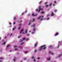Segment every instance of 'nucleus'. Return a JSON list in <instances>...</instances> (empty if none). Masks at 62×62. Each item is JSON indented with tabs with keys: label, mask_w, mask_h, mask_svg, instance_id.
<instances>
[{
	"label": "nucleus",
	"mask_w": 62,
	"mask_h": 62,
	"mask_svg": "<svg viewBox=\"0 0 62 62\" xmlns=\"http://www.w3.org/2000/svg\"><path fill=\"white\" fill-rule=\"evenodd\" d=\"M46 48L47 47H46V46L44 45L43 46H41V47H40V48H39V51H40L41 50H42V49H43V50H45V49H46Z\"/></svg>",
	"instance_id": "f257e3e1"
},
{
	"label": "nucleus",
	"mask_w": 62,
	"mask_h": 62,
	"mask_svg": "<svg viewBox=\"0 0 62 62\" xmlns=\"http://www.w3.org/2000/svg\"><path fill=\"white\" fill-rule=\"evenodd\" d=\"M38 8L39 9V10H38V9H36V11H38V12H40V11L41 10H43V8H41V6H39V7Z\"/></svg>",
	"instance_id": "f03ea898"
},
{
	"label": "nucleus",
	"mask_w": 62,
	"mask_h": 62,
	"mask_svg": "<svg viewBox=\"0 0 62 62\" xmlns=\"http://www.w3.org/2000/svg\"><path fill=\"white\" fill-rule=\"evenodd\" d=\"M35 25H36V24H33V25L31 26V27H34L33 28V31H34L36 30L35 29Z\"/></svg>",
	"instance_id": "7ed1b4c3"
},
{
	"label": "nucleus",
	"mask_w": 62,
	"mask_h": 62,
	"mask_svg": "<svg viewBox=\"0 0 62 62\" xmlns=\"http://www.w3.org/2000/svg\"><path fill=\"white\" fill-rule=\"evenodd\" d=\"M17 59V58H16V57H15L14 58V62H16V59Z\"/></svg>",
	"instance_id": "20e7f679"
},
{
	"label": "nucleus",
	"mask_w": 62,
	"mask_h": 62,
	"mask_svg": "<svg viewBox=\"0 0 62 62\" xmlns=\"http://www.w3.org/2000/svg\"><path fill=\"white\" fill-rule=\"evenodd\" d=\"M38 15V14H36V15H34V13H33L32 14V15L33 16H36L37 15Z\"/></svg>",
	"instance_id": "39448f33"
},
{
	"label": "nucleus",
	"mask_w": 62,
	"mask_h": 62,
	"mask_svg": "<svg viewBox=\"0 0 62 62\" xmlns=\"http://www.w3.org/2000/svg\"><path fill=\"white\" fill-rule=\"evenodd\" d=\"M51 15V16H54V13H53V12H52Z\"/></svg>",
	"instance_id": "423d86ee"
},
{
	"label": "nucleus",
	"mask_w": 62,
	"mask_h": 62,
	"mask_svg": "<svg viewBox=\"0 0 62 62\" xmlns=\"http://www.w3.org/2000/svg\"><path fill=\"white\" fill-rule=\"evenodd\" d=\"M23 29H22V30L20 32V34H21V33H22V32H23Z\"/></svg>",
	"instance_id": "0eeeda50"
},
{
	"label": "nucleus",
	"mask_w": 62,
	"mask_h": 62,
	"mask_svg": "<svg viewBox=\"0 0 62 62\" xmlns=\"http://www.w3.org/2000/svg\"><path fill=\"white\" fill-rule=\"evenodd\" d=\"M58 35V33L56 32V34H55V36H57V35Z\"/></svg>",
	"instance_id": "6e6552de"
},
{
	"label": "nucleus",
	"mask_w": 62,
	"mask_h": 62,
	"mask_svg": "<svg viewBox=\"0 0 62 62\" xmlns=\"http://www.w3.org/2000/svg\"><path fill=\"white\" fill-rule=\"evenodd\" d=\"M31 21V22L30 21L28 24V25H30V23H31L32 22Z\"/></svg>",
	"instance_id": "1a4fd4ad"
},
{
	"label": "nucleus",
	"mask_w": 62,
	"mask_h": 62,
	"mask_svg": "<svg viewBox=\"0 0 62 62\" xmlns=\"http://www.w3.org/2000/svg\"><path fill=\"white\" fill-rule=\"evenodd\" d=\"M62 56V53H61V54L59 55L58 56V57H60V56Z\"/></svg>",
	"instance_id": "9d476101"
},
{
	"label": "nucleus",
	"mask_w": 62,
	"mask_h": 62,
	"mask_svg": "<svg viewBox=\"0 0 62 62\" xmlns=\"http://www.w3.org/2000/svg\"><path fill=\"white\" fill-rule=\"evenodd\" d=\"M37 43H36L35 44V47H37Z\"/></svg>",
	"instance_id": "9b49d317"
},
{
	"label": "nucleus",
	"mask_w": 62,
	"mask_h": 62,
	"mask_svg": "<svg viewBox=\"0 0 62 62\" xmlns=\"http://www.w3.org/2000/svg\"><path fill=\"white\" fill-rule=\"evenodd\" d=\"M36 61V59H35V58H34V60H33V61L34 62Z\"/></svg>",
	"instance_id": "f8f14e48"
},
{
	"label": "nucleus",
	"mask_w": 62,
	"mask_h": 62,
	"mask_svg": "<svg viewBox=\"0 0 62 62\" xmlns=\"http://www.w3.org/2000/svg\"><path fill=\"white\" fill-rule=\"evenodd\" d=\"M38 51V50H35L34 52L35 53H36V52H37Z\"/></svg>",
	"instance_id": "ddd939ff"
},
{
	"label": "nucleus",
	"mask_w": 62,
	"mask_h": 62,
	"mask_svg": "<svg viewBox=\"0 0 62 62\" xmlns=\"http://www.w3.org/2000/svg\"><path fill=\"white\" fill-rule=\"evenodd\" d=\"M40 18H41V16H40L39 17H38V19L39 20V19H40Z\"/></svg>",
	"instance_id": "4468645a"
},
{
	"label": "nucleus",
	"mask_w": 62,
	"mask_h": 62,
	"mask_svg": "<svg viewBox=\"0 0 62 62\" xmlns=\"http://www.w3.org/2000/svg\"><path fill=\"white\" fill-rule=\"evenodd\" d=\"M19 47H20V48L21 49H22L23 48V47L21 46H19Z\"/></svg>",
	"instance_id": "2eb2a0df"
},
{
	"label": "nucleus",
	"mask_w": 62,
	"mask_h": 62,
	"mask_svg": "<svg viewBox=\"0 0 62 62\" xmlns=\"http://www.w3.org/2000/svg\"><path fill=\"white\" fill-rule=\"evenodd\" d=\"M5 44H6V42H4L2 44V45H4Z\"/></svg>",
	"instance_id": "dca6fc26"
},
{
	"label": "nucleus",
	"mask_w": 62,
	"mask_h": 62,
	"mask_svg": "<svg viewBox=\"0 0 62 62\" xmlns=\"http://www.w3.org/2000/svg\"><path fill=\"white\" fill-rule=\"evenodd\" d=\"M22 24H19V26H22Z\"/></svg>",
	"instance_id": "f3484780"
},
{
	"label": "nucleus",
	"mask_w": 62,
	"mask_h": 62,
	"mask_svg": "<svg viewBox=\"0 0 62 62\" xmlns=\"http://www.w3.org/2000/svg\"><path fill=\"white\" fill-rule=\"evenodd\" d=\"M22 39L23 40H24V39H25V38H22Z\"/></svg>",
	"instance_id": "a211bd4d"
},
{
	"label": "nucleus",
	"mask_w": 62,
	"mask_h": 62,
	"mask_svg": "<svg viewBox=\"0 0 62 62\" xmlns=\"http://www.w3.org/2000/svg\"><path fill=\"white\" fill-rule=\"evenodd\" d=\"M27 30L26 29L25 30V33H27Z\"/></svg>",
	"instance_id": "6ab92c4d"
},
{
	"label": "nucleus",
	"mask_w": 62,
	"mask_h": 62,
	"mask_svg": "<svg viewBox=\"0 0 62 62\" xmlns=\"http://www.w3.org/2000/svg\"><path fill=\"white\" fill-rule=\"evenodd\" d=\"M14 47L15 48H17V47H18V46H14Z\"/></svg>",
	"instance_id": "aec40b11"
},
{
	"label": "nucleus",
	"mask_w": 62,
	"mask_h": 62,
	"mask_svg": "<svg viewBox=\"0 0 62 62\" xmlns=\"http://www.w3.org/2000/svg\"><path fill=\"white\" fill-rule=\"evenodd\" d=\"M3 58H4L1 57L0 58V59H3Z\"/></svg>",
	"instance_id": "412c9836"
},
{
	"label": "nucleus",
	"mask_w": 62,
	"mask_h": 62,
	"mask_svg": "<svg viewBox=\"0 0 62 62\" xmlns=\"http://www.w3.org/2000/svg\"><path fill=\"white\" fill-rule=\"evenodd\" d=\"M20 42H23V40H20Z\"/></svg>",
	"instance_id": "4be33fe9"
},
{
	"label": "nucleus",
	"mask_w": 62,
	"mask_h": 62,
	"mask_svg": "<svg viewBox=\"0 0 62 62\" xmlns=\"http://www.w3.org/2000/svg\"><path fill=\"white\" fill-rule=\"evenodd\" d=\"M15 28H16V27H14V28L13 29V30H14L15 29Z\"/></svg>",
	"instance_id": "5701e85b"
},
{
	"label": "nucleus",
	"mask_w": 62,
	"mask_h": 62,
	"mask_svg": "<svg viewBox=\"0 0 62 62\" xmlns=\"http://www.w3.org/2000/svg\"><path fill=\"white\" fill-rule=\"evenodd\" d=\"M10 46V45H8L7 46V48H8V47H9V46Z\"/></svg>",
	"instance_id": "b1692460"
},
{
	"label": "nucleus",
	"mask_w": 62,
	"mask_h": 62,
	"mask_svg": "<svg viewBox=\"0 0 62 62\" xmlns=\"http://www.w3.org/2000/svg\"><path fill=\"white\" fill-rule=\"evenodd\" d=\"M44 13V11H42L41 12V13L42 14L43 13Z\"/></svg>",
	"instance_id": "393cba45"
},
{
	"label": "nucleus",
	"mask_w": 62,
	"mask_h": 62,
	"mask_svg": "<svg viewBox=\"0 0 62 62\" xmlns=\"http://www.w3.org/2000/svg\"><path fill=\"white\" fill-rule=\"evenodd\" d=\"M52 3H51L50 4L49 6H52Z\"/></svg>",
	"instance_id": "a878e982"
},
{
	"label": "nucleus",
	"mask_w": 62,
	"mask_h": 62,
	"mask_svg": "<svg viewBox=\"0 0 62 62\" xmlns=\"http://www.w3.org/2000/svg\"><path fill=\"white\" fill-rule=\"evenodd\" d=\"M24 43H22L20 45H22V44H23Z\"/></svg>",
	"instance_id": "bb28decb"
},
{
	"label": "nucleus",
	"mask_w": 62,
	"mask_h": 62,
	"mask_svg": "<svg viewBox=\"0 0 62 62\" xmlns=\"http://www.w3.org/2000/svg\"><path fill=\"white\" fill-rule=\"evenodd\" d=\"M54 11L55 12H56L57 10H55Z\"/></svg>",
	"instance_id": "cd10ccee"
},
{
	"label": "nucleus",
	"mask_w": 62,
	"mask_h": 62,
	"mask_svg": "<svg viewBox=\"0 0 62 62\" xmlns=\"http://www.w3.org/2000/svg\"><path fill=\"white\" fill-rule=\"evenodd\" d=\"M50 59H51L50 58H48V60H50Z\"/></svg>",
	"instance_id": "c85d7f7f"
},
{
	"label": "nucleus",
	"mask_w": 62,
	"mask_h": 62,
	"mask_svg": "<svg viewBox=\"0 0 62 62\" xmlns=\"http://www.w3.org/2000/svg\"><path fill=\"white\" fill-rule=\"evenodd\" d=\"M34 21H35V19H33V22H34Z\"/></svg>",
	"instance_id": "c756f323"
},
{
	"label": "nucleus",
	"mask_w": 62,
	"mask_h": 62,
	"mask_svg": "<svg viewBox=\"0 0 62 62\" xmlns=\"http://www.w3.org/2000/svg\"><path fill=\"white\" fill-rule=\"evenodd\" d=\"M29 39V38H27L26 39V40H28Z\"/></svg>",
	"instance_id": "7c9ffc66"
},
{
	"label": "nucleus",
	"mask_w": 62,
	"mask_h": 62,
	"mask_svg": "<svg viewBox=\"0 0 62 62\" xmlns=\"http://www.w3.org/2000/svg\"><path fill=\"white\" fill-rule=\"evenodd\" d=\"M21 37V36H19L18 37V38H20Z\"/></svg>",
	"instance_id": "2f4dec72"
},
{
	"label": "nucleus",
	"mask_w": 62,
	"mask_h": 62,
	"mask_svg": "<svg viewBox=\"0 0 62 62\" xmlns=\"http://www.w3.org/2000/svg\"><path fill=\"white\" fill-rule=\"evenodd\" d=\"M46 7H48V5H46Z\"/></svg>",
	"instance_id": "473e14b6"
},
{
	"label": "nucleus",
	"mask_w": 62,
	"mask_h": 62,
	"mask_svg": "<svg viewBox=\"0 0 62 62\" xmlns=\"http://www.w3.org/2000/svg\"><path fill=\"white\" fill-rule=\"evenodd\" d=\"M27 53V51H25V53Z\"/></svg>",
	"instance_id": "72a5a7b5"
},
{
	"label": "nucleus",
	"mask_w": 62,
	"mask_h": 62,
	"mask_svg": "<svg viewBox=\"0 0 62 62\" xmlns=\"http://www.w3.org/2000/svg\"><path fill=\"white\" fill-rule=\"evenodd\" d=\"M49 15H50L48 14L47 16V17H48V16H49Z\"/></svg>",
	"instance_id": "f704fd0d"
},
{
	"label": "nucleus",
	"mask_w": 62,
	"mask_h": 62,
	"mask_svg": "<svg viewBox=\"0 0 62 62\" xmlns=\"http://www.w3.org/2000/svg\"><path fill=\"white\" fill-rule=\"evenodd\" d=\"M42 2V1H40L39 2V4H40V3H41Z\"/></svg>",
	"instance_id": "c9c22d12"
},
{
	"label": "nucleus",
	"mask_w": 62,
	"mask_h": 62,
	"mask_svg": "<svg viewBox=\"0 0 62 62\" xmlns=\"http://www.w3.org/2000/svg\"><path fill=\"white\" fill-rule=\"evenodd\" d=\"M24 60H26V58H24Z\"/></svg>",
	"instance_id": "e433bc0d"
},
{
	"label": "nucleus",
	"mask_w": 62,
	"mask_h": 62,
	"mask_svg": "<svg viewBox=\"0 0 62 62\" xmlns=\"http://www.w3.org/2000/svg\"><path fill=\"white\" fill-rule=\"evenodd\" d=\"M18 29H21V27H19L18 28Z\"/></svg>",
	"instance_id": "4c0bfd02"
},
{
	"label": "nucleus",
	"mask_w": 62,
	"mask_h": 62,
	"mask_svg": "<svg viewBox=\"0 0 62 62\" xmlns=\"http://www.w3.org/2000/svg\"><path fill=\"white\" fill-rule=\"evenodd\" d=\"M59 44L58 45V47H57V48H58V47H59Z\"/></svg>",
	"instance_id": "58836bf2"
},
{
	"label": "nucleus",
	"mask_w": 62,
	"mask_h": 62,
	"mask_svg": "<svg viewBox=\"0 0 62 62\" xmlns=\"http://www.w3.org/2000/svg\"><path fill=\"white\" fill-rule=\"evenodd\" d=\"M56 3V1H54V3Z\"/></svg>",
	"instance_id": "ea45409f"
},
{
	"label": "nucleus",
	"mask_w": 62,
	"mask_h": 62,
	"mask_svg": "<svg viewBox=\"0 0 62 62\" xmlns=\"http://www.w3.org/2000/svg\"><path fill=\"white\" fill-rule=\"evenodd\" d=\"M18 50V49L16 48L15 49V50Z\"/></svg>",
	"instance_id": "a19ab883"
},
{
	"label": "nucleus",
	"mask_w": 62,
	"mask_h": 62,
	"mask_svg": "<svg viewBox=\"0 0 62 62\" xmlns=\"http://www.w3.org/2000/svg\"><path fill=\"white\" fill-rule=\"evenodd\" d=\"M9 24H10V25H11V23H9Z\"/></svg>",
	"instance_id": "79ce46f5"
},
{
	"label": "nucleus",
	"mask_w": 62,
	"mask_h": 62,
	"mask_svg": "<svg viewBox=\"0 0 62 62\" xmlns=\"http://www.w3.org/2000/svg\"><path fill=\"white\" fill-rule=\"evenodd\" d=\"M16 19V17H14V20H15Z\"/></svg>",
	"instance_id": "37998d69"
},
{
	"label": "nucleus",
	"mask_w": 62,
	"mask_h": 62,
	"mask_svg": "<svg viewBox=\"0 0 62 62\" xmlns=\"http://www.w3.org/2000/svg\"><path fill=\"white\" fill-rule=\"evenodd\" d=\"M49 54H50L51 53V52H49Z\"/></svg>",
	"instance_id": "c03bdc74"
},
{
	"label": "nucleus",
	"mask_w": 62,
	"mask_h": 62,
	"mask_svg": "<svg viewBox=\"0 0 62 62\" xmlns=\"http://www.w3.org/2000/svg\"><path fill=\"white\" fill-rule=\"evenodd\" d=\"M47 3V2L45 3L44 4H46Z\"/></svg>",
	"instance_id": "a18cd8bd"
},
{
	"label": "nucleus",
	"mask_w": 62,
	"mask_h": 62,
	"mask_svg": "<svg viewBox=\"0 0 62 62\" xmlns=\"http://www.w3.org/2000/svg\"><path fill=\"white\" fill-rule=\"evenodd\" d=\"M12 33H11L10 35V36H12Z\"/></svg>",
	"instance_id": "49530a36"
},
{
	"label": "nucleus",
	"mask_w": 62,
	"mask_h": 62,
	"mask_svg": "<svg viewBox=\"0 0 62 62\" xmlns=\"http://www.w3.org/2000/svg\"><path fill=\"white\" fill-rule=\"evenodd\" d=\"M47 20H49V18H48V19H47Z\"/></svg>",
	"instance_id": "de8ad7c7"
},
{
	"label": "nucleus",
	"mask_w": 62,
	"mask_h": 62,
	"mask_svg": "<svg viewBox=\"0 0 62 62\" xmlns=\"http://www.w3.org/2000/svg\"><path fill=\"white\" fill-rule=\"evenodd\" d=\"M51 54H52V55L53 54V53H51Z\"/></svg>",
	"instance_id": "09e8293b"
},
{
	"label": "nucleus",
	"mask_w": 62,
	"mask_h": 62,
	"mask_svg": "<svg viewBox=\"0 0 62 62\" xmlns=\"http://www.w3.org/2000/svg\"><path fill=\"white\" fill-rule=\"evenodd\" d=\"M23 13H22V15H23Z\"/></svg>",
	"instance_id": "8fccbe9b"
},
{
	"label": "nucleus",
	"mask_w": 62,
	"mask_h": 62,
	"mask_svg": "<svg viewBox=\"0 0 62 62\" xmlns=\"http://www.w3.org/2000/svg\"><path fill=\"white\" fill-rule=\"evenodd\" d=\"M34 58V56H33L32 57V58Z\"/></svg>",
	"instance_id": "3c124183"
},
{
	"label": "nucleus",
	"mask_w": 62,
	"mask_h": 62,
	"mask_svg": "<svg viewBox=\"0 0 62 62\" xmlns=\"http://www.w3.org/2000/svg\"><path fill=\"white\" fill-rule=\"evenodd\" d=\"M41 17H42V18H43V16H41Z\"/></svg>",
	"instance_id": "603ef678"
},
{
	"label": "nucleus",
	"mask_w": 62,
	"mask_h": 62,
	"mask_svg": "<svg viewBox=\"0 0 62 62\" xmlns=\"http://www.w3.org/2000/svg\"><path fill=\"white\" fill-rule=\"evenodd\" d=\"M14 24H15V22L14 23Z\"/></svg>",
	"instance_id": "864d4df0"
},
{
	"label": "nucleus",
	"mask_w": 62,
	"mask_h": 62,
	"mask_svg": "<svg viewBox=\"0 0 62 62\" xmlns=\"http://www.w3.org/2000/svg\"><path fill=\"white\" fill-rule=\"evenodd\" d=\"M28 16H30V14H29Z\"/></svg>",
	"instance_id": "5fc2aeb1"
},
{
	"label": "nucleus",
	"mask_w": 62,
	"mask_h": 62,
	"mask_svg": "<svg viewBox=\"0 0 62 62\" xmlns=\"http://www.w3.org/2000/svg\"><path fill=\"white\" fill-rule=\"evenodd\" d=\"M43 20V19H41V21H42Z\"/></svg>",
	"instance_id": "6e6d98bb"
},
{
	"label": "nucleus",
	"mask_w": 62,
	"mask_h": 62,
	"mask_svg": "<svg viewBox=\"0 0 62 62\" xmlns=\"http://www.w3.org/2000/svg\"><path fill=\"white\" fill-rule=\"evenodd\" d=\"M38 59H40V58H38Z\"/></svg>",
	"instance_id": "4d7b16f0"
},
{
	"label": "nucleus",
	"mask_w": 62,
	"mask_h": 62,
	"mask_svg": "<svg viewBox=\"0 0 62 62\" xmlns=\"http://www.w3.org/2000/svg\"><path fill=\"white\" fill-rule=\"evenodd\" d=\"M6 38H7V37H5V39H6Z\"/></svg>",
	"instance_id": "13d9d810"
},
{
	"label": "nucleus",
	"mask_w": 62,
	"mask_h": 62,
	"mask_svg": "<svg viewBox=\"0 0 62 62\" xmlns=\"http://www.w3.org/2000/svg\"><path fill=\"white\" fill-rule=\"evenodd\" d=\"M53 6H54V4H53Z\"/></svg>",
	"instance_id": "bf43d9fd"
},
{
	"label": "nucleus",
	"mask_w": 62,
	"mask_h": 62,
	"mask_svg": "<svg viewBox=\"0 0 62 62\" xmlns=\"http://www.w3.org/2000/svg\"><path fill=\"white\" fill-rule=\"evenodd\" d=\"M0 62H2V61L0 60Z\"/></svg>",
	"instance_id": "052dcab7"
},
{
	"label": "nucleus",
	"mask_w": 62,
	"mask_h": 62,
	"mask_svg": "<svg viewBox=\"0 0 62 62\" xmlns=\"http://www.w3.org/2000/svg\"><path fill=\"white\" fill-rule=\"evenodd\" d=\"M27 12V11H25V12L26 13V12Z\"/></svg>",
	"instance_id": "680f3d73"
},
{
	"label": "nucleus",
	"mask_w": 62,
	"mask_h": 62,
	"mask_svg": "<svg viewBox=\"0 0 62 62\" xmlns=\"http://www.w3.org/2000/svg\"><path fill=\"white\" fill-rule=\"evenodd\" d=\"M23 62V61H21V62Z\"/></svg>",
	"instance_id": "e2e57ef3"
},
{
	"label": "nucleus",
	"mask_w": 62,
	"mask_h": 62,
	"mask_svg": "<svg viewBox=\"0 0 62 62\" xmlns=\"http://www.w3.org/2000/svg\"><path fill=\"white\" fill-rule=\"evenodd\" d=\"M34 33V32H32V34H33Z\"/></svg>",
	"instance_id": "0e129e2a"
},
{
	"label": "nucleus",
	"mask_w": 62,
	"mask_h": 62,
	"mask_svg": "<svg viewBox=\"0 0 62 62\" xmlns=\"http://www.w3.org/2000/svg\"><path fill=\"white\" fill-rule=\"evenodd\" d=\"M8 35H9V34H8L7 35L8 36Z\"/></svg>",
	"instance_id": "69168bd1"
},
{
	"label": "nucleus",
	"mask_w": 62,
	"mask_h": 62,
	"mask_svg": "<svg viewBox=\"0 0 62 62\" xmlns=\"http://www.w3.org/2000/svg\"><path fill=\"white\" fill-rule=\"evenodd\" d=\"M11 51H10V52H11Z\"/></svg>",
	"instance_id": "338daca9"
},
{
	"label": "nucleus",
	"mask_w": 62,
	"mask_h": 62,
	"mask_svg": "<svg viewBox=\"0 0 62 62\" xmlns=\"http://www.w3.org/2000/svg\"><path fill=\"white\" fill-rule=\"evenodd\" d=\"M0 39H1V38L0 37Z\"/></svg>",
	"instance_id": "774afa93"
}]
</instances>
